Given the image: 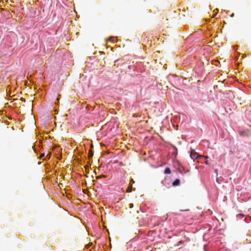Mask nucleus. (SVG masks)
<instances>
[{"label": "nucleus", "instance_id": "f257e3e1", "mask_svg": "<svg viewBox=\"0 0 251 251\" xmlns=\"http://www.w3.org/2000/svg\"><path fill=\"white\" fill-rule=\"evenodd\" d=\"M190 156L191 157V158L193 160L194 159H196L198 158V153L195 151L194 150H193V149H191V154H190Z\"/></svg>", "mask_w": 251, "mask_h": 251}, {"label": "nucleus", "instance_id": "f03ea898", "mask_svg": "<svg viewBox=\"0 0 251 251\" xmlns=\"http://www.w3.org/2000/svg\"><path fill=\"white\" fill-rule=\"evenodd\" d=\"M180 183V180L179 179H176L173 182V186H176L179 185Z\"/></svg>", "mask_w": 251, "mask_h": 251}, {"label": "nucleus", "instance_id": "7ed1b4c3", "mask_svg": "<svg viewBox=\"0 0 251 251\" xmlns=\"http://www.w3.org/2000/svg\"><path fill=\"white\" fill-rule=\"evenodd\" d=\"M164 173L165 174H170L171 173V169L170 168L167 167L165 169Z\"/></svg>", "mask_w": 251, "mask_h": 251}, {"label": "nucleus", "instance_id": "20e7f679", "mask_svg": "<svg viewBox=\"0 0 251 251\" xmlns=\"http://www.w3.org/2000/svg\"><path fill=\"white\" fill-rule=\"evenodd\" d=\"M132 191V184H130L128 187L127 188L126 192L130 193Z\"/></svg>", "mask_w": 251, "mask_h": 251}, {"label": "nucleus", "instance_id": "39448f33", "mask_svg": "<svg viewBox=\"0 0 251 251\" xmlns=\"http://www.w3.org/2000/svg\"><path fill=\"white\" fill-rule=\"evenodd\" d=\"M94 155V153L92 151H90L89 152L88 156L89 158L92 157Z\"/></svg>", "mask_w": 251, "mask_h": 251}, {"label": "nucleus", "instance_id": "423d86ee", "mask_svg": "<svg viewBox=\"0 0 251 251\" xmlns=\"http://www.w3.org/2000/svg\"><path fill=\"white\" fill-rule=\"evenodd\" d=\"M102 177H105V176H97V178L99 179V178H101Z\"/></svg>", "mask_w": 251, "mask_h": 251}, {"label": "nucleus", "instance_id": "0eeeda50", "mask_svg": "<svg viewBox=\"0 0 251 251\" xmlns=\"http://www.w3.org/2000/svg\"><path fill=\"white\" fill-rule=\"evenodd\" d=\"M44 156H45V153H41V155L39 156V158L41 159V158H42Z\"/></svg>", "mask_w": 251, "mask_h": 251}, {"label": "nucleus", "instance_id": "6e6552de", "mask_svg": "<svg viewBox=\"0 0 251 251\" xmlns=\"http://www.w3.org/2000/svg\"><path fill=\"white\" fill-rule=\"evenodd\" d=\"M114 38L113 37H110L109 39V41H110V42H113L114 41Z\"/></svg>", "mask_w": 251, "mask_h": 251}, {"label": "nucleus", "instance_id": "1a4fd4ad", "mask_svg": "<svg viewBox=\"0 0 251 251\" xmlns=\"http://www.w3.org/2000/svg\"><path fill=\"white\" fill-rule=\"evenodd\" d=\"M239 134H240V135L241 136H243V135H244V133H243V132L242 131H240V132H239Z\"/></svg>", "mask_w": 251, "mask_h": 251}, {"label": "nucleus", "instance_id": "9d476101", "mask_svg": "<svg viewBox=\"0 0 251 251\" xmlns=\"http://www.w3.org/2000/svg\"><path fill=\"white\" fill-rule=\"evenodd\" d=\"M133 117H137V114H133Z\"/></svg>", "mask_w": 251, "mask_h": 251}, {"label": "nucleus", "instance_id": "9b49d317", "mask_svg": "<svg viewBox=\"0 0 251 251\" xmlns=\"http://www.w3.org/2000/svg\"><path fill=\"white\" fill-rule=\"evenodd\" d=\"M133 206V204L131 203V204H129V207L130 208H132Z\"/></svg>", "mask_w": 251, "mask_h": 251}, {"label": "nucleus", "instance_id": "f8f14e48", "mask_svg": "<svg viewBox=\"0 0 251 251\" xmlns=\"http://www.w3.org/2000/svg\"><path fill=\"white\" fill-rule=\"evenodd\" d=\"M92 244V243H89V244H88V246L89 247H90Z\"/></svg>", "mask_w": 251, "mask_h": 251}, {"label": "nucleus", "instance_id": "ddd939ff", "mask_svg": "<svg viewBox=\"0 0 251 251\" xmlns=\"http://www.w3.org/2000/svg\"><path fill=\"white\" fill-rule=\"evenodd\" d=\"M205 163L206 164H208V161H205Z\"/></svg>", "mask_w": 251, "mask_h": 251}, {"label": "nucleus", "instance_id": "4468645a", "mask_svg": "<svg viewBox=\"0 0 251 251\" xmlns=\"http://www.w3.org/2000/svg\"><path fill=\"white\" fill-rule=\"evenodd\" d=\"M233 16H234V14L233 13V14H232V15H231V17H233Z\"/></svg>", "mask_w": 251, "mask_h": 251}, {"label": "nucleus", "instance_id": "2eb2a0df", "mask_svg": "<svg viewBox=\"0 0 251 251\" xmlns=\"http://www.w3.org/2000/svg\"><path fill=\"white\" fill-rule=\"evenodd\" d=\"M49 155V154H47L46 156V157H48Z\"/></svg>", "mask_w": 251, "mask_h": 251}]
</instances>
